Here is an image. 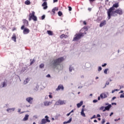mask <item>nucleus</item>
I'll return each instance as SVG.
<instances>
[{"mask_svg": "<svg viewBox=\"0 0 124 124\" xmlns=\"http://www.w3.org/2000/svg\"><path fill=\"white\" fill-rule=\"evenodd\" d=\"M25 4H26L27 5H29L30 4H31V1H30V0H27L25 2Z\"/></svg>", "mask_w": 124, "mask_h": 124, "instance_id": "7c9ffc66", "label": "nucleus"}, {"mask_svg": "<svg viewBox=\"0 0 124 124\" xmlns=\"http://www.w3.org/2000/svg\"><path fill=\"white\" fill-rule=\"evenodd\" d=\"M40 68H44V64L42 63L39 65Z\"/></svg>", "mask_w": 124, "mask_h": 124, "instance_id": "72a5a7b5", "label": "nucleus"}, {"mask_svg": "<svg viewBox=\"0 0 124 124\" xmlns=\"http://www.w3.org/2000/svg\"><path fill=\"white\" fill-rule=\"evenodd\" d=\"M114 114V113L113 112H111L110 115H109V116L111 117L112 116V115H113Z\"/></svg>", "mask_w": 124, "mask_h": 124, "instance_id": "680f3d73", "label": "nucleus"}, {"mask_svg": "<svg viewBox=\"0 0 124 124\" xmlns=\"http://www.w3.org/2000/svg\"><path fill=\"white\" fill-rule=\"evenodd\" d=\"M96 116H95V115H94L91 118V119L93 120V119H96Z\"/></svg>", "mask_w": 124, "mask_h": 124, "instance_id": "4c0bfd02", "label": "nucleus"}, {"mask_svg": "<svg viewBox=\"0 0 124 124\" xmlns=\"http://www.w3.org/2000/svg\"><path fill=\"white\" fill-rule=\"evenodd\" d=\"M84 111H85V109H84V108H82L81 109V111L80 112V114L81 116H82V117H86V114H85V113H84Z\"/></svg>", "mask_w": 124, "mask_h": 124, "instance_id": "a211bd4d", "label": "nucleus"}, {"mask_svg": "<svg viewBox=\"0 0 124 124\" xmlns=\"http://www.w3.org/2000/svg\"><path fill=\"white\" fill-rule=\"evenodd\" d=\"M7 86V80L5 79L3 82L1 83L0 88L1 89L2 88H5Z\"/></svg>", "mask_w": 124, "mask_h": 124, "instance_id": "6e6552de", "label": "nucleus"}, {"mask_svg": "<svg viewBox=\"0 0 124 124\" xmlns=\"http://www.w3.org/2000/svg\"><path fill=\"white\" fill-rule=\"evenodd\" d=\"M69 70L70 72H72V70H74V67L70 65L69 66Z\"/></svg>", "mask_w": 124, "mask_h": 124, "instance_id": "b1692460", "label": "nucleus"}, {"mask_svg": "<svg viewBox=\"0 0 124 124\" xmlns=\"http://www.w3.org/2000/svg\"><path fill=\"white\" fill-rule=\"evenodd\" d=\"M105 123V119H102V124H104Z\"/></svg>", "mask_w": 124, "mask_h": 124, "instance_id": "09e8293b", "label": "nucleus"}, {"mask_svg": "<svg viewBox=\"0 0 124 124\" xmlns=\"http://www.w3.org/2000/svg\"><path fill=\"white\" fill-rule=\"evenodd\" d=\"M64 36H65V35L63 34L61 35L60 37H61V38H63V37H64Z\"/></svg>", "mask_w": 124, "mask_h": 124, "instance_id": "37998d69", "label": "nucleus"}, {"mask_svg": "<svg viewBox=\"0 0 124 124\" xmlns=\"http://www.w3.org/2000/svg\"><path fill=\"white\" fill-rule=\"evenodd\" d=\"M32 100H33V98L31 97H29L26 98V101L29 102L30 104H32Z\"/></svg>", "mask_w": 124, "mask_h": 124, "instance_id": "1a4fd4ad", "label": "nucleus"}, {"mask_svg": "<svg viewBox=\"0 0 124 124\" xmlns=\"http://www.w3.org/2000/svg\"><path fill=\"white\" fill-rule=\"evenodd\" d=\"M30 32V29L28 28H24L23 29V34H28Z\"/></svg>", "mask_w": 124, "mask_h": 124, "instance_id": "f8f14e48", "label": "nucleus"}, {"mask_svg": "<svg viewBox=\"0 0 124 124\" xmlns=\"http://www.w3.org/2000/svg\"><path fill=\"white\" fill-rule=\"evenodd\" d=\"M35 13L33 11L32 12V13L29 14V21H31V19L35 21V22H36L37 21V17L36 16H35Z\"/></svg>", "mask_w": 124, "mask_h": 124, "instance_id": "20e7f679", "label": "nucleus"}, {"mask_svg": "<svg viewBox=\"0 0 124 124\" xmlns=\"http://www.w3.org/2000/svg\"><path fill=\"white\" fill-rule=\"evenodd\" d=\"M29 114H26L24 118L23 119V121H28V120H29Z\"/></svg>", "mask_w": 124, "mask_h": 124, "instance_id": "aec40b11", "label": "nucleus"}, {"mask_svg": "<svg viewBox=\"0 0 124 124\" xmlns=\"http://www.w3.org/2000/svg\"><path fill=\"white\" fill-rule=\"evenodd\" d=\"M78 108H80L83 105V101H80L79 103L77 104Z\"/></svg>", "mask_w": 124, "mask_h": 124, "instance_id": "4be33fe9", "label": "nucleus"}, {"mask_svg": "<svg viewBox=\"0 0 124 124\" xmlns=\"http://www.w3.org/2000/svg\"><path fill=\"white\" fill-rule=\"evenodd\" d=\"M111 107H112V105L111 104H109L108 106L105 107V109L103 110V112H105V111H109Z\"/></svg>", "mask_w": 124, "mask_h": 124, "instance_id": "9b49d317", "label": "nucleus"}, {"mask_svg": "<svg viewBox=\"0 0 124 124\" xmlns=\"http://www.w3.org/2000/svg\"><path fill=\"white\" fill-rule=\"evenodd\" d=\"M44 19H45V15L42 16V20H44Z\"/></svg>", "mask_w": 124, "mask_h": 124, "instance_id": "de8ad7c7", "label": "nucleus"}, {"mask_svg": "<svg viewBox=\"0 0 124 124\" xmlns=\"http://www.w3.org/2000/svg\"><path fill=\"white\" fill-rule=\"evenodd\" d=\"M120 120H121V118H119L118 119H115L114 121L115 122H118V121H120Z\"/></svg>", "mask_w": 124, "mask_h": 124, "instance_id": "8fccbe9b", "label": "nucleus"}, {"mask_svg": "<svg viewBox=\"0 0 124 124\" xmlns=\"http://www.w3.org/2000/svg\"><path fill=\"white\" fill-rule=\"evenodd\" d=\"M119 7V4L118 3H116L113 5V6L109 8V11H112V10H115V8H118Z\"/></svg>", "mask_w": 124, "mask_h": 124, "instance_id": "0eeeda50", "label": "nucleus"}, {"mask_svg": "<svg viewBox=\"0 0 124 124\" xmlns=\"http://www.w3.org/2000/svg\"><path fill=\"white\" fill-rule=\"evenodd\" d=\"M83 24H84V25H87V22H86V21H84L83 22Z\"/></svg>", "mask_w": 124, "mask_h": 124, "instance_id": "864d4df0", "label": "nucleus"}, {"mask_svg": "<svg viewBox=\"0 0 124 124\" xmlns=\"http://www.w3.org/2000/svg\"><path fill=\"white\" fill-rule=\"evenodd\" d=\"M26 70H27V69L26 68V67H23L22 68V69L21 70V72L22 73H23V72H25V71H26Z\"/></svg>", "mask_w": 124, "mask_h": 124, "instance_id": "473e14b6", "label": "nucleus"}, {"mask_svg": "<svg viewBox=\"0 0 124 124\" xmlns=\"http://www.w3.org/2000/svg\"><path fill=\"white\" fill-rule=\"evenodd\" d=\"M105 116H108V113H105Z\"/></svg>", "mask_w": 124, "mask_h": 124, "instance_id": "69168bd1", "label": "nucleus"}, {"mask_svg": "<svg viewBox=\"0 0 124 124\" xmlns=\"http://www.w3.org/2000/svg\"><path fill=\"white\" fill-rule=\"evenodd\" d=\"M105 25H106V20H103L101 22L99 27L100 28H102V27H103V26H105Z\"/></svg>", "mask_w": 124, "mask_h": 124, "instance_id": "dca6fc26", "label": "nucleus"}, {"mask_svg": "<svg viewBox=\"0 0 124 124\" xmlns=\"http://www.w3.org/2000/svg\"><path fill=\"white\" fill-rule=\"evenodd\" d=\"M93 103H96V102H97V100L94 99V100H93Z\"/></svg>", "mask_w": 124, "mask_h": 124, "instance_id": "c03bdc74", "label": "nucleus"}, {"mask_svg": "<svg viewBox=\"0 0 124 124\" xmlns=\"http://www.w3.org/2000/svg\"><path fill=\"white\" fill-rule=\"evenodd\" d=\"M104 108H105V107H101L100 108V110H104Z\"/></svg>", "mask_w": 124, "mask_h": 124, "instance_id": "49530a36", "label": "nucleus"}, {"mask_svg": "<svg viewBox=\"0 0 124 124\" xmlns=\"http://www.w3.org/2000/svg\"><path fill=\"white\" fill-rule=\"evenodd\" d=\"M16 34L14 33L13 36L12 37V40H13L15 42H16Z\"/></svg>", "mask_w": 124, "mask_h": 124, "instance_id": "412c9836", "label": "nucleus"}, {"mask_svg": "<svg viewBox=\"0 0 124 124\" xmlns=\"http://www.w3.org/2000/svg\"><path fill=\"white\" fill-rule=\"evenodd\" d=\"M111 104L112 105H117V103H112Z\"/></svg>", "mask_w": 124, "mask_h": 124, "instance_id": "4d7b16f0", "label": "nucleus"}, {"mask_svg": "<svg viewBox=\"0 0 124 124\" xmlns=\"http://www.w3.org/2000/svg\"><path fill=\"white\" fill-rule=\"evenodd\" d=\"M108 70H109V69L108 68L105 69V70L104 71V73H105V74H107V71Z\"/></svg>", "mask_w": 124, "mask_h": 124, "instance_id": "e433bc0d", "label": "nucleus"}, {"mask_svg": "<svg viewBox=\"0 0 124 124\" xmlns=\"http://www.w3.org/2000/svg\"><path fill=\"white\" fill-rule=\"evenodd\" d=\"M42 6H43V9H47L48 8V6H47V2L45 1L44 3L42 4Z\"/></svg>", "mask_w": 124, "mask_h": 124, "instance_id": "2eb2a0df", "label": "nucleus"}, {"mask_svg": "<svg viewBox=\"0 0 124 124\" xmlns=\"http://www.w3.org/2000/svg\"><path fill=\"white\" fill-rule=\"evenodd\" d=\"M100 117H101L100 114H97V118H100Z\"/></svg>", "mask_w": 124, "mask_h": 124, "instance_id": "3c124183", "label": "nucleus"}, {"mask_svg": "<svg viewBox=\"0 0 124 124\" xmlns=\"http://www.w3.org/2000/svg\"><path fill=\"white\" fill-rule=\"evenodd\" d=\"M117 14H119V15H123V10L122 9H117L115 11Z\"/></svg>", "mask_w": 124, "mask_h": 124, "instance_id": "4468645a", "label": "nucleus"}, {"mask_svg": "<svg viewBox=\"0 0 124 124\" xmlns=\"http://www.w3.org/2000/svg\"><path fill=\"white\" fill-rule=\"evenodd\" d=\"M58 14L59 16H60L61 17V16H62V13L61 11H59L58 13Z\"/></svg>", "mask_w": 124, "mask_h": 124, "instance_id": "c9c22d12", "label": "nucleus"}, {"mask_svg": "<svg viewBox=\"0 0 124 124\" xmlns=\"http://www.w3.org/2000/svg\"><path fill=\"white\" fill-rule=\"evenodd\" d=\"M58 10H59V8L57 7H55L52 10V12L53 15H54L55 13H56V11H58Z\"/></svg>", "mask_w": 124, "mask_h": 124, "instance_id": "6ab92c4d", "label": "nucleus"}, {"mask_svg": "<svg viewBox=\"0 0 124 124\" xmlns=\"http://www.w3.org/2000/svg\"><path fill=\"white\" fill-rule=\"evenodd\" d=\"M69 11H71L72 10V8L71 6H68Z\"/></svg>", "mask_w": 124, "mask_h": 124, "instance_id": "79ce46f5", "label": "nucleus"}, {"mask_svg": "<svg viewBox=\"0 0 124 124\" xmlns=\"http://www.w3.org/2000/svg\"><path fill=\"white\" fill-rule=\"evenodd\" d=\"M72 121V117L70 118L68 121L64 122L63 124H69V123H71Z\"/></svg>", "mask_w": 124, "mask_h": 124, "instance_id": "5701e85b", "label": "nucleus"}, {"mask_svg": "<svg viewBox=\"0 0 124 124\" xmlns=\"http://www.w3.org/2000/svg\"><path fill=\"white\" fill-rule=\"evenodd\" d=\"M63 57H60L57 59L53 60L50 63V65L52 67V68H57L58 65L61 64V62H63Z\"/></svg>", "mask_w": 124, "mask_h": 124, "instance_id": "f257e3e1", "label": "nucleus"}, {"mask_svg": "<svg viewBox=\"0 0 124 124\" xmlns=\"http://www.w3.org/2000/svg\"><path fill=\"white\" fill-rule=\"evenodd\" d=\"M120 98H124V94H121L120 96Z\"/></svg>", "mask_w": 124, "mask_h": 124, "instance_id": "ea45409f", "label": "nucleus"}, {"mask_svg": "<svg viewBox=\"0 0 124 124\" xmlns=\"http://www.w3.org/2000/svg\"><path fill=\"white\" fill-rule=\"evenodd\" d=\"M6 110L8 112H11V111H15V108H8Z\"/></svg>", "mask_w": 124, "mask_h": 124, "instance_id": "393cba45", "label": "nucleus"}, {"mask_svg": "<svg viewBox=\"0 0 124 124\" xmlns=\"http://www.w3.org/2000/svg\"><path fill=\"white\" fill-rule=\"evenodd\" d=\"M70 114H71V112H69V113H67L66 114V116H67L68 117V116H70Z\"/></svg>", "mask_w": 124, "mask_h": 124, "instance_id": "5fc2aeb1", "label": "nucleus"}, {"mask_svg": "<svg viewBox=\"0 0 124 124\" xmlns=\"http://www.w3.org/2000/svg\"><path fill=\"white\" fill-rule=\"evenodd\" d=\"M123 88H124V86H120V90H121V89H123Z\"/></svg>", "mask_w": 124, "mask_h": 124, "instance_id": "0e129e2a", "label": "nucleus"}, {"mask_svg": "<svg viewBox=\"0 0 124 124\" xmlns=\"http://www.w3.org/2000/svg\"><path fill=\"white\" fill-rule=\"evenodd\" d=\"M60 90H61L62 91H63L64 90V87H63V85L60 84L58 86V88L56 89V91H60Z\"/></svg>", "mask_w": 124, "mask_h": 124, "instance_id": "9d476101", "label": "nucleus"}, {"mask_svg": "<svg viewBox=\"0 0 124 124\" xmlns=\"http://www.w3.org/2000/svg\"><path fill=\"white\" fill-rule=\"evenodd\" d=\"M100 97L101 99H104V98H107V97H108V96L106 93H102L100 94Z\"/></svg>", "mask_w": 124, "mask_h": 124, "instance_id": "ddd939ff", "label": "nucleus"}, {"mask_svg": "<svg viewBox=\"0 0 124 124\" xmlns=\"http://www.w3.org/2000/svg\"><path fill=\"white\" fill-rule=\"evenodd\" d=\"M53 2H58V0H53Z\"/></svg>", "mask_w": 124, "mask_h": 124, "instance_id": "e2e57ef3", "label": "nucleus"}, {"mask_svg": "<svg viewBox=\"0 0 124 124\" xmlns=\"http://www.w3.org/2000/svg\"><path fill=\"white\" fill-rule=\"evenodd\" d=\"M82 88H83V86H79L78 87V89H82Z\"/></svg>", "mask_w": 124, "mask_h": 124, "instance_id": "052dcab7", "label": "nucleus"}, {"mask_svg": "<svg viewBox=\"0 0 124 124\" xmlns=\"http://www.w3.org/2000/svg\"><path fill=\"white\" fill-rule=\"evenodd\" d=\"M56 105L57 106L61 105V102H60V100L56 102V103L54 104V106H56Z\"/></svg>", "mask_w": 124, "mask_h": 124, "instance_id": "c85d7f7f", "label": "nucleus"}, {"mask_svg": "<svg viewBox=\"0 0 124 124\" xmlns=\"http://www.w3.org/2000/svg\"><path fill=\"white\" fill-rule=\"evenodd\" d=\"M101 70H102V68H101V67L99 66V67H98V71H101Z\"/></svg>", "mask_w": 124, "mask_h": 124, "instance_id": "58836bf2", "label": "nucleus"}, {"mask_svg": "<svg viewBox=\"0 0 124 124\" xmlns=\"http://www.w3.org/2000/svg\"><path fill=\"white\" fill-rule=\"evenodd\" d=\"M116 97L115 96H114L112 98V100H114L115 99H116Z\"/></svg>", "mask_w": 124, "mask_h": 124, "instance_id": "13d9d810", "label": "nucleus"}, {"mask_svg": "<svg viewBox=\"0 0 124 124\" xmlns=\"http://www.w3.org/2000/svg\"><path fill=\"white\" fill-rule=\"evenodd\" d=\"M119 93H124V91L122 90Z\"/></svg>", "mask_w": 124, "mask_h": 124, "instance_id": "bf43d9fd", "label": "nucleus"}, {"mask_svg": "<svg viewBox=\"0 0 124 124\" xmlns=\"http://www.w3.org/2000/svg\"><path fill=\"white\" fill-rule=\"evenodd\" d=\"M46 77H47V78H51V75H50V74H48L46 76Z\"/></svg>", "mask_w": 124, "mask_h": 124, "instance_id": "a18cd8bd", "label": "nucleus"}, {"mask_svg": "<svg viewBox=\"0 0 124 124\" xmlns=\"http://www.w3.org/2000/svg\"><path fill=\"white\" fill-rule=\"evenodd\" d=\"M85 34L83 32H80L78 34H76L75 35V37L74 38L73 41H77L79 40V39H81L83 36H84Z\"/></svg>", "mask_w": 124, "mask_h": 124, "instance_id": "7ed1b4c3", "label": "nucleus"}, {"mask_svg": "<svg viewBox=\"0 0 124 124\" xmlns=\"http://www.w3.org/2000/svg\"><path fill=\"white\" fill-rule=\"evenodd\" d=\"M38 89H39V86H38L37 84H36L35 88L33 89V90L34 92H37V91H38Z\"/></svg>", "mask_w": 124, "mask_h": 124, "instance_id": "a878e982", "label": "nucleus"}, {"mask_svg": "<svg viewBox=\"0 0 124 124\" xmlns=\"http://www.w3.org/2000/svg\"><path fill=\"white\" fill-rule=\"evenodd\" d=\"M24 25L21 27V30H24L25 27H28L29 26V21L27 19H23Z\"/></svg>", "mask_w": 124, "mask_h": 124, "instance_id": "423d86ee", "label": "nucleus"}, {"mask_svg": "<svg viewBox=\"0 0 124 124\" xmlns=\"http://www.w3.org/2000/svg\"><path fill=\"white\" fill-rule=\"evenodd\" d=\"M107 65V63H105L104 64L102 65V67H104Z\"/></svg>", "mask_w": 124, "mask_h": 124, "instance_id": "a19ab883", "label": "nucleus"}, {"mask_svg": "<svg viewBox=\"0 0 124 124\" xmlns=\"http://www.w3.org/2000/svg\"><path fill=\"white\" fill-rule=\"evenodd\" d=\"M29 81H30V80H29V78H26V79L24 80V85H26V84H28V83H29Z\"/></svg>", "mask_w": 124, "mask_h": 124, "instance_id": "c756f323", "label": "nucleus"}, {"mask_svg": "<svg viewBox=\"0 0 124 124\" xmlns=\"http://www.w3.org/2000/svg\"><path fill=\"white\" fill-rule=\"evenodd\" d=\"M31 61V64H33V63H34L35 62V60L33 59V60L31 61V59L30 60Z\"/></svg>", "mask_w": 124, "mask_h": 124, "instance_id": "2f4dec72", "label": "nucleus"}, {"mask_svg": "<svg viewBox=\"0 0 124 124\" xmlns=\"http://www.w3.org/2000/svg\"><path fill=\"white\" fill-rule=\"evenodd\" d=\"M108 19L109 20V19H111V16H113V17H116L118 16V15L117 14V12L116 11L111 10L110 11V9H109L108 11Z\"/></svg>", "mask_w": 124, "mask_h": 124, "instance_id": "f03ea898", "label": "nucleus"}, {"mask_svg": "<svg viewBox=\"0 0 124 124\" xmlns=\"http://www.w3.org/2000/svg\"><path fill=\"white\" fill-rule=\"evenodd\" d=\"M44 104L45 106H49V105H51V104H52V102L46 101L44 102Z\"/></svg>", "mask_w": 124, "mask_h": 124, "instance_id": "f3484780", "label": "nucleus"}, {"mask_svg": "<svg viewBox=\"0 0 124 124\" xmlns=\"http://www.w3.org/2000/svg\"><path fill=\"white\" fill-rule=\"evenodd\" d=\"M100 96L98 97V100H100Z\"/></svg>", "mask_w": 124, "mask_h": 124, "instance_id": "338daca9", "label": "nucleus"}, {"mask_svg": "<svg viewBox=\"0 0 124 124\" xmlns=\"http://www.w3.org/2000/svg\"><path fill=\"white\" fill-rule=\"evenodd\" d=\"M50 120H49V117L48 116H45V119H43L41 120V124H45L46 123H50Z\"/></svg>", "mask_w": 124, "mask_h": 124, "instance_id": "39448f33", "label": "nucleus"}, {"mask_svg": "<svg viewBox=\"0 0 124 124\" xmlns=\"http://www.w3.org/2000/svg\"><path fill=\"white\" fill-rule=\"evenodd\" d=\"M47 33H48V35H53L54 33H53V31H47Z\"/></svg>", "mask_w": 124, "mask_h": 124, "instance_id": "cd10ccee", "label": "nucleus"}, {"mask_svg": "<svg viewBox=\"0 0 124 124\" xmlns=\"http://www.w3.org/2000/svg\"><path fill=\"white\" fill-rule=\"evenodd\" d=\"M94 123H97V120H94Z\"/></svg>", "mask_w": 124, "mask_h": 124, "instance_id": "774afa93", "label": "nucleus"}, {"mask_svg": "<svg viewBox=\"0 0 124 124\" xmlns=\"http://www.w3.org/2000/svg\"><path fill=\"white\" fill-rule=\"evenodd\" d=\"M105 105L106 106H107L108 105H108H110V104H109V103H105Z\"/></svg>", "mask_w": 124, "mask_h": 124, "instance_id": "6e6d98bb", "label": "nucleus"}, {"mask_svg": "<svg viewBox=\"0 0 124 124\" xmlns=\"http://www.w3.org/2000/svg\"><path fill=\"white\" fill-rule=\"evenodd\" d=\"M109 82L106 81V84L105 85V87H103V89H104L105 88H106V86H107V85H109Z\"/></svg>", "mask_w": 124, "mask_h": 124, "instance_id": "f704fd0d", "label": "nucleus"}, {"mask_svg": "<svg viewBox=\"0 0 124 124\" xmlns=\"http://www.w3.org/2000/svg\"><path fill=\"white\" fill-rule=\"evenodd\" d=\"M48 96H49V98H53V96L51 94L49 95Z\"/></svg>", "mask_w": 124, "mask_h": 124, "instance_id": "603ef678", "label": "nucleus"}, {"mask_svg": "<svg viewBox=\"0 0 124 124\" xmlns=\"http://www.w3.org/2000/svg\"><path fill=\"white\" fill-rule=\"evenodd\" d=\"M59 101L60 102L61 105H62L65 104V103H66V101L61 100H59Z\"/></svg>", "mask_w": 124, "mask_h": 124, "instance_id": "bb28decb", "label": "nucleus"}]
</instances>
